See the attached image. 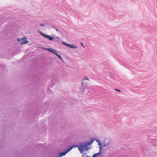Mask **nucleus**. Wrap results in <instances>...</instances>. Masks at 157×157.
Listing matches in <instances>:
<instances>
[{"instance_id": "1", "label": "nucleus", "mask_w": 157, "mask_h": 157, "mask_svg": "<svg viewBox=\"0 0 157 157\" xmlns=\"http://www.w3.org/2000/svg\"><path fill=\"white\" fill-rule=\"evenodd\" d=\"M73 147H77L79 150L81 152H83L84 150H86L87 151L88 149V147L87 146V145L86 144L83 145H81L80 146H72Z\"/></svg>"}, {"instance_id": "2", "label": "nucleus", "mask_w": 157, "mask_h": 157, "mask_svg": "<svg viewBox=\"0 0 157 157\" xmlns=\"http://www.w3.org/2000/svg\"><path fill=\"white\" fill-rule=\"evenodd\" d=\"M17 41H19L21 44H27L28 43V41L27 40L25 37H23L21 39H18Z\"/></svg>"}, {"instance_id": "3", "label": "nucleus", "mask_w": 157, "mask_h": 157, "mask_svg": "<svg viewBox=\"0 0 157 157\" xmlns=\"http://www.w3.org/2000/svg\"><path fill=\"white\" fill-rule=\"evenodd\" d=\"M73 148V147L71 146L69 148L67 149L66 151L61 152L59 154V156H64L66 155V154L69 152L70 150H71Z\"/></svg>"}, {"instance_id": "4", "label": "nucleus", "mask_w": 157, "mask_h": 157, "mask_svg": "<svg viewBox=\"0 0 157 157\" xmlns=\"http://www.w3.org/2000/svg\"><path fill=\"white\" fill-rule=\"evenodd\" d=\"M41 35L42 36H43L45 38H48L50 40H52L53 39H54V37H52L51 36H49L46 35L44 34L43 33H42Z\"/></svg>"}, {"instance_id": "5", "label": "nucleus", "mask_w": 157, "mask_h": 157, "mask_svg": "<svg viewBox=\"0 0 157 157\" xmlns=\"http://www.w3.org/2000/svg\"><path fill=\"white\" fill-rule=\"evenodd\" d=\"M46 50L50 51V52L55 54H56V53H57V52L56 51L52 48H49L48 49H46Z\"/></svg>"}, {"instance_id": "6", "label": "nucleus", "mask_w": 157, "mask_h": 157, "mask_svg": "<svg viewBox=\"0 0 157 157\" xmlns=\"http://www.w3.org/2000/svg\"><path fill=\"white\" fill-rule=\"evenodd\" d=\"M68 47L73 48H76V47L75 45L70 44H69Z\"/></svg>"}, {"instance_id": "7", "label": "nucleus", "mask_w": 157, "mask_h": 157, "mask_svg": "<svg viewBox=\"0 0 157 157\" xmlns=\"http://www.w3.org/2000/svg\"><path fill=\"white\" fill-rule=\"evenodd\" d=\"M94 140H91L90 141V143H88L86 144V145H87V146L88 147L89 145H90V144H92L93 142H94Z\"/></svg>"}, {"instance_id": "8", "label": "nucleus", "mask_w": 157, "mask_h": 157, "mask_svg": "<svg viewBox=\"0 0 157 157\" xmlns=\"http://www.w3.org/2000/svg\"><path fill=\"white\" fill-rule=\"evenodd\" d=\"M62 43L64 45L68 47L69 44H67L66 43L64 42H62Z\"/></svg>"}, {"instance_id": "9", "label": "nucleus", "mask_w": 157, "mask_h": 157, "mask_svg": "<svg viewBox=\"0 0 157 157\" xmlns=\"http://www.w3.org/2000/svg\"><path fill=\"white\" fill-rule=\"evenodd\" d=\"M62 43L64 45L68 47L69 44H67L66 43L64 42H62Z\"/></svg>"}, {"instance_id": "10", "label": "nucleus", "mask_w": 157, "mask_h": 157, "mask_svg": "<svg viewBox=\"0 0 157 157\" xmlns=\"http://www.w3.org/2000/svg\"><path fill=\"white\" fill-rule=\"evenodd\" d=\"M57 56H58L60 59H62V58L60 55L59 54L56 53V54Z\"/></svg>"}, {"instance_id": "11", "label": "nucleus", "mask_w": 157, "mask_h": 157, "mask_svg": "<svg viewBox=\"0 0 157 157\" xmlns=\"http://www.w3.org/2000/svg\"><path fill=\"white\" fill-rule=\"evenodd\" d=\"M99 154V153L95 154L93 155V157H96V156L98 155Z\"/></svg>"}, {"instance_id": "12", "label": "nucleus", "mask_w": 157, "mask_h": 157, "mask_svg": "<svg viewBox=\"0 0 157 157\" xmlns=\"http://www.w3.org/2000/svg\"><path fill=\"white\" fill-rule=\"evenodd\" d=\"M84 79H85V80H89V79H88V78H87L86 77H84Z\"/></svg>"}, {"instance_id": "13", "label": "nucleus", "mask_w": 157, "mask_h": 157, "mask_svg": "<svg viewBox=\"0 0 157 157\" xmlns=\"http://www.w3.org/2000/svg\"><path fill=\"white\" fill-rule=\"evenodd\" d=\"M81 45H82V47H84V45H83V44H82V43H81Z\"/></svg>"}, {"instance_id": "14", "label": "nucleus", "mask_w": 157, "mask_h": 157, "mask_svg": "<svg viewBox=\"0 0 157 157\" xmlns=\"http://www.w3.org/2000/svg\"><path fill=\"white\" fill-rule=\"evenodd\" d=\"M115 90L117 91H118V89H115Z\"/></svg>"}, {"instance_id": "15", "label": "nucleus", "mask_w": 157, "mask_h": 157, "mask_svg": "<svg viewBox=\"0 0 157 157\" xmlns=\"http://www.w3.org/2000/svg\"><path fill=\"white\" fill-rule=\"evenodd\" d=\"M40 25L41 26H44V25L43 24H40Z\"/></svg>"}, {"instance_id": "16", "label": "nucleus", "mask_w": 157, "mask_h": 157, "mask_svg": "<svg viewBox=\"0 0 157 157\" xmlns=\"http://www.w3.org/2000/svg\"><path fill=\"white\" fill-rule=\"evenodd\" d=\"M120 90L118 89V92H120Z\"/></svg>"}, {"instance_id": "17", "label": "nucleus", "mask_w": 157, "mask_h": 157, "mask_svg": "<svg viewBox=\"0 0 157 157\" xmlns=\"http://www.w3.org/2000/svg\"><path fill=\"white\" fill-rule=\"evenodd\" d=\"M56 30L57 32L58 31V30L57 29H56Z\"/></svg>"}, {"instance_id": "18", "label": "nucleus", "mask_w": 157, "mask_h": 157, "mask_svg": "<svg viewBox=\"0 0 157 157\" xmlns=\"http://www.w3.org/2000/svg\"><path fill=\"white\" fill-rule=\"evenodd\" d=\"M86 157H90V156H86Z\"/></svg>"}, {"instance_id": "19", "label": "nucleus", "mask_w": 157, "mask_h": 157, "mask_svg": "<svg viewBox=\"0 0 157 157\" xmlns=\"http://www.w3.org/2000/svg\"><path fill=\"white\" fill-rule=\"evenodd\" d=\"M56 38H57L58 39H59V38H58V37H56Z\"/></svg>"}, {"instance_id": "20", "label": "nucleus", "mask_w": 157, "mask_h": 157, "mask_svg": "<svg viewBox=\"0 0 157 157\" xmlns=\"http://www.w3.org/2000/svg\"><path fill=\"white\" fill-rule=\"evenodd\" d=\"M82 85H83V83H82Z\"/></svg>"}]
</instances>
